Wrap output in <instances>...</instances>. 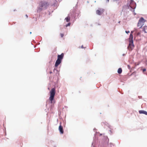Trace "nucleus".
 Instances as JSON below:
<instances>
[{"label":"nucleus","instance_id":"obj_10","mask_svg":"<svg viewBox=\"0 0 147 147\" xmlns=\"http://www.w3.org/2000/svg\"><path fill=\"white\" fill-rule=\"evenodd\" d=\"M139 112L140 114H144L147 115V112L144 110H140L139 111Z\"/></svg>","mask_w":147,"mask_h":147},{"label":"nucleus","instance_id":"obj_3","mask_svg":"<svg viewBox=\"0 0 147 147\" xmlns=\"http://www.w3.org/2000/svg\"><path fill=\"white\" fill-rule=\"evenodd\" d=\"M128 4H129L131 8L133 9V11L134 12V9L136 7V3L134 1V0H130V1H128Z\"/></svg>","mask_w":147,"mask_h":147},{"label":"nucleus","instance_id":"obj_23","mask_svg":"<svg viewBox=\"0 0 147 147\" xmlns=\"http://www.w3.org/2000/svg\"><path fill=\"white\" fill-rule=\"evenodd\" d=\"M107 1L108 2L109 1V0H107Z\"/></svg>","mask_w":147,"mask_h":147},{"label":"nucleus","instance_id":"obj_9","mask_svg":"<svg viewBox=\"0 0 147 147\" xmlns=\"http://www.w3.org/2000/svg\"><path fill=\"white\" fill-rule=\"evenodd\" d=\"M59 131L60 133L61 134H63V127L61 125V124L59 125Z\"/></svg>","mask_w":147,"mask_h":147},{"label":"nucleus","instance_id":"obj_13","mask_svg":"<svg viewBox=\"0 0 147 147\" xmlns=\"http://www.w3.org/2000/svg\"><path fill=\"white\" fill-rule=\"evenodd\" d=\"M147 29V26H144L143 28V30L144 32L145 33H147L146 32V30Z\"/></svg>","mask_w":147,"mask_h":147},{"label":"nucleus","instance_id":"obj_14","mask_svg":"<svg viewBox=\"0 0 147 147\" xmlns=\"http://www.w3.org/2000/svg\"><path fill=\"white\" fill-rule=\"evenodd\" d=\"M65 20H66V22H68L69 21L70 18L69 17H67L65 18Z\"/></svg>","mask_w":147,"mask_h":147},{"label":"nucleus","instance_id":"obj_11","mask_svg":"<svg viewBox=\"0 0 147 147\" xmlns=\"http://www.w3.org/2000/svg\"><path fill=\"white\" fill-rule=\"evenodd\" d=\"M133 36L132 34H130L129 38V42H133Z\"/></svg>","mask_w":147,"mask_h":147},{"label":"nucleus","instance_id":"obj_16","mask_svg":"<svg viewBox=\"0 0 147 147\" xmlns=\"http://www.w3.org/2000/svg\"><path fill=\"white\" fill-rule=\"evenodd\" d=\"M60 35L61 37H63L64 36L63 34H61Z\"/></svg>","mask_w":147,"mask_h":147},{"label":"nucleus","instance_id":"obj_19","mask_svg":"<svg viewBox=\"0 0 147 147\" xmlns=\"http://www.w3.org/2000/svg\"><path fill=\"white\" fill-rule=\"evenodd\" d=\"M81 48H82V49H83V48H84V47H83V45H82V46H81Z\"/></svg>","mask_w":147,"mask_h":147},{"label":"nucleus","instance_id":"obj_22","mask_svg":"<svg viewBox=\"0 0 147 147\" xmlns=\"http://www.w3.org/2000/svg\"><path fill=\"white\" fill-rule=\"evenodd\" d=\"M50 73L51 74L52 73V72L51 71H50Z\"/></svg>","mask_w":147,"mask_h":147},{"label":"nucleus","instance_id":"obj_8","mask_svg":"<svg viewBox=\"0 0 147 147\" xmlns=\"http://www.w3.org/2000/svg\"><path fill=\"white\" fill-rule=\"evenodd\" d=\"M61 61L60 60L57 59L56 60L55 64V67H57L58 65L61 63Z\"/></svg>","mask_w":147,"mask_h":147},{"label":"nucleus","instance_id":"obj_24","mask_svg":"<svg viewBox=\"0 0 147 147\" xmlns=\"http://www.w3.org/2000/svg\"><path fill=\"white\" fill-rule=\"evenodd\" d=\"M31 33H32V32H30V34H31Z\"/></svg>","mask_w":147,"mask_h":147},{"label":"nucleus","instance_id":"obj_20","mask_svg":"<svg viewBox=\"0 0 147 147\" xmlns=\"http://www.w3.org/2000/svg\"><path fill=\"white\" fill-rule=\"evenodd\" d=\"M26 16L27 18H28V16L27 15H26Z\"/></svg>","mask_w":147,"mask_h":147},{"label":"nucleus","instance_id":"obj_15","mask_svg":"<svg viewBox=\"0 0 147 147\" xmlns=\"http://www.w3.org/2000/svg\"><path fill=\"white\" fill-rule=\"evenodd\" d=\"M70 25V23H68L66 25V27H67L68 26H69Z\"/></svg>","mask_w":147,"mask_h":147},{"label":"nucleus","instance_id":"obj_21","mask_svg":"<svg viewBox=\"0 0 147 147\" xmlns=\"http://www.w3.org/2000/svg\"><path fill=\"white\" fill-rule=\"evenodd\" d=\"M134 15H135L136 14L135 13H134Z\"/></svg>","mask_w":147,"mask_h":147},{"label":"nucleus","instance_id":"obj_1","mask_svg":"<svg viewBox=\"0 0 147 147\" xmlns=\"http://www.w3.org/2000/svg\"><path fill=\"white\" fill-rule=\"evenodd\" d=\"M55 93V88H53L51 89L50 92V97L49 100L51 101V103H53V100L54 99V97Z\"/></svg>","mask_w":147,"mask_h":147},{"label":"nucleus","instance_id":"obj_7","mask_svg":"<svg viewBox=\"0 0 147 147\" xmlns=\"http://www.w3.org/2000/svg\"><path fill=\"white\" fill-rule=\"evenodd\" d=\"M63 56L64 54L63 53H62L60 55H58L57 56V59L60 60L61 61L62 60L63 58Z\"/></svg>","mask_w":147,"mask_h":147},{"label":"nucleus","instance_id":"obj_4","mask_svg":"<svg viewBox=\"0 0 147 147\" xmlns=\"http://www.w3.org/2000/svg\"><path fill=\"white\" fill-rule=\"evenodd\" d=\"M40 3L41 6L40 8L41 10H42L44 9H46L48 5L47 3L46 2H41Z\"/></svg>","mask_w":147,"mask_h":147},{"label":"nucleus","instance_id":"obj_5","mask_svg":"<svg viewBox=\"0 0 147 147\" xmlns=\"http://www.w3.org/2000/svg\"><path fill=\"white\" fill-rule=\"evenodd\" d=\"M129 45L128 47V49L130 51H132L134 47V46L133 44V42H129Z\"/></svg>","mask_w":147,"mask_h":147},{"label":"nucleus","instance_id":"obj_18","mask_svg":"<svg viewBox=\"0 0 147 147\" xmlns=\"http://www.w3.org/2000/svg\"><path fill=\"white\" fill-rule=\"evenodd\" d=\"M125 32H126V33H127L128 34V33H129V31H125Z\"/></svg>","mask_w":147,"mask_h":147},{"label":"nucleus","instance_id":"obj_12","mask_svg":"<svg viewBox=\"0 0 147 147\" xmlns=\"http://www.w3.org/2000/svg\"><path fill=\"white\" fill-rule=\"evenodd\" d=\"M122 69L121 68H120L118 69L117 72L119 74H121L122 72Z\"/></svg>","mask_w":147,"mask_h":147},{"label":"nucleus","instance_id":"obj_6","mask_svg":"<svg viewBox=\"0 0 147 147\" xmlns=\"http://www.w3.org/2000/svg\"><path fill=\"white\" fill-rule=\"evenodd\" d=\"M104 10L102 9H99L96 11V13L98 15H101L103 12Z\"/></svg>","mask_w":147,"mask_h":147},{"label":"nucleus","instance_id":"obj_17","mask_svg":"<svg viewBox=\"0 0 147 147\" xmlns=\"http://www.w3.org/2000/svg\"><path fill=\"white\" fill-rule=\"evenodd\" d=\"M143 70V72H144V71H146V69H143V70Z\"/></svg>","mask_w":147,"mask_h":147},{"label":"nucleus","instance_id":"obj_2","mask_svg":"<svg viewBox=\"0 0 147 147\" xmlns=\"http://www.w3.org/2000/svg\"><path fill=\"white\" fill-rule=\"evenodd\" d=\"M145 22L146 20L143 18L141 17L138 21V26L140 27V28H141L144 25Z\"/></svg>","mask_w":147,"mask_h":147}]
</instances>
